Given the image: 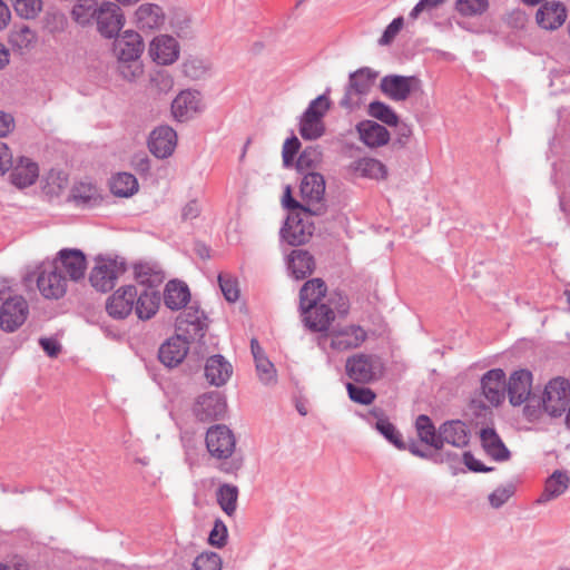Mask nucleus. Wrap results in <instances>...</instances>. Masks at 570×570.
<instances>
[{"mask_svg":"<svg viewBox=\"0 0 570 570\" xmlns=\"http://www.w3.org/2000/svg\"><path fill=\"white\" fill-rule=\"evenodd\" d=\"M141 36L135 30H125L115 37L112 56L117 60V72L128 82H135L142 77L145 69L140 57L144 52Z\"/></svg>","mask_w":570,"mask_h":570,"instance_id":"nucleus-1","label":"nucleus"},{"mask_svg":"<svg viewBox=\"0 0 570 570\" xmlns=\"http://www.w3.org/2000/svg\"><path fill=\"white\" fill-rule=\"evenodd\" d=\"M367 340L364 327L354 323L333 325L326 333L317 336L316 343L323 351L345 353L361 347Z\"/></svg>","mask_w":570,"mask_h":570,"instance_id":"nucleus-2","label":"nucleus"},{"mask_svg":"<svg viewBox=\"0 0 570 570\" xmlns=\"http://www.w3.org/2000/svg\"><path fill=\"white\" fill-rule=\"evenodd\" d=\"M385 372V363L376 354L358 352L348 356L345 362V373L355 383L368 384L380 381Z\"/></svg>","mask_w":570,"mask_h":570,"instance_id":"nucleus-3","label":"nucleus"},{"mask_svg":"<svg viewBox=\"0 0 570 570\" xmlns=\"http://www.w3.org/2000/svg\"><path fill=\"white\" fill-rule=\"evenodd\" d=\"M127 265L124 259L98 257L89 273V283L98 292L111 291L118 279L126 273Z\"/></svg>","mask_w":570,"mask_h":570,"instance_id":"nucleus-4","label":"nucleus"},{"mask_svg":"<svg viewBox=\"0 0 570 570\" xmlns=\"http://www.w3.org/2000/svg\"><path fill=\"white\" fill-rule=\"evenodd\" d=\"M330 106V100L323 95L309 104L301 119L299 134L304 139H317L324 134L323 117L328 111Z\"/></svg>","mask_w":570,"mask_h":570,"instance_id":"nucleus-5","label":"nucleus"},{"mask_svg":"<svg viewBox=\"0 0 570 570\" xmlns=\"http://www.w3.org/2000/svg\"><path fill=\"white\" fill-rule=\"evenodd\" d=\"M51 264H53L61 274L63 272V276H66L68 281L77 283L85 278L87 258L80 249L62 248L57 253Z\"/></svg>","mask_w":570,"mask_h":570,"instance_id":"nucleus-6","label":"nucleus"},{"mask_svg":"<svg viewBox=\"0 0 570 570\" xmlns=\"http://www.w3.org/2000/svg\"><path fill=\"white\" fill-rule=\"evenodd\" d=\"M37 287L46 299H60L68 289V279L50 263L42 265L37 278Z\"/></svg>","mask_w":570,"mask_h":570,"instance_id":"nucleus-7","label":"nucleus"},{"mask_svg":"<svg viewBox=\"0 0 570 570\" xmlns=\"http://www.w3.org/2000/svg\"><path fill=\"white\" fill-rule=\"evenodd\" d=\"M569 396L570 383L562 377L552 379L542 395L544 411L552 416L561 415L569 403Z\"/></svg>","mask_w":570,"mask_h":570,"instance_id":"nucleus-8","label":"nucleus"},{"mask_svg":"<svg viewBox=\"0 0 570 570\" xmlns=\"http://www.w3.org/2000/svg\"><path fill=\"white\" fill-rule=\"evenodd\" d=\"M381 91L393 101H405L421 88V80L415 76L389 75L382 78Z\"/></svg>","mask_w":570,"mask_h":570,"instance_id":"nucleus-9","label":"nucleus"},{"mask_svg":"<svg viewBox=\"0 0 570 570\" xmlns=\"http://www.w3.org/2000/svg\"><path fill=\"white\" fill-rule=\"evenodd\" d=\"M227 403L219 392H209L199 395L194 405L193 413L200 422H209L224 417Z\"/></svg>","mask_w":570,"mask_h":570,"instance_id":"nucleus-10","label":"nucleus"},{"mask_svg":"<svg viewBox=\"0 0 570 570\" xmlns=\"http://www.w3.org/2000/svg\"><path fill=\"white\" fill-rule=\"evenodd\" d=\"M29 307L22 296L7 298L0 308V327L6 332H14L27 320Z\"/></svg>","mask_w":570,"mask_h":570,"instance_id":"nucleus-11","label":"nucleus"},{"mask_svg":"<svg viewBox=\"0 0 570 570\" xmlns=\"http://www.w3.org/2000/svg\"><path fill=\"white\" fill-rule=\"evenodd\" d=\"M137 288L134 285L120 286L106 301V312L115 320H125L134 311Z\"/></svg>","mask_w":570,"mask_h":570,"instance_id":"nucleus-12","label":"nucleus"},{"mask_svg":"<svg viewBox=\"0 0 570 570\" xmlns=\"http://www.w3.org/2000/svg\"><path fill=\"white\" fill-rule=\"evenodd\" d=\"M180 46L170 35H158L151 39L148 46V55L157 65H173L178 60Z\"/></svg>","mask_w":570,"mask_h":570,"instance_id":"nucleus-13","label":"nucleus"},{"mask_svg":"<svg viewBox=\"0 0 570 570\" xmlns=\"http://www.w3.org/2000/svg\"><path fill=\"white\" fill-rule=\"evenodd\" d=\"M96 21L101 36L114 38L120 35L119 31L125 26V16L118 4L107 1L98 8Z\"/></svg>","mask_w":570,"mask_h":570,"instance_id":"nucleus-14","label":"nucleus"},{"mask_svg":"<svg viewBox=\"0 0 570 570\" xmlns=\"http://www.w3.org/2000/svg\"><path fill=\"white\" fill-rule=\"evenodd\" d=\"M206 445L213 458L225 460L234 452L235 438L227 426L215 425L207 431Z\"/></svg>","mask_w":570,"mask_h":570,"instance_id":"nucleus-15","label":"nucleus"},{"mask_svg":"<svg viewBox=\"0 0 570 570\" xmlns=\"http://www.w3.org/2000/svg\"><path fill=\"white\" fill-rule=\"evenodd\" d=\"M166 13L157 3H141L134 12L132 23L142 32L155 31L164 27Z\"/></svg>","mask_w":570,"mask_h":570,"instance_id":"nucleus-16","label":"nucleus"},{"mask_svg":"<svg viewBox=\"0 0 570 570\" xmlns=\"http://www.w3.org/2000/svg\"><path fill=\"white\" fill-rule=\"evenodd\" d=\"M566 6L558 0L546 1L535 12L537 24L547 31L558 30L567 20Z\"/></svg>","mask_w":570,"mask_h":570,"instance_id":"nucleus-17","label":"nucleus"},{"mask_svg":"<svg viewBox=\"0 0 570 570\" xmlns=\"http://www.w3.org/2000/svg\"><path fill=\"white\" fill-rule=\"evenodd\" d=\"M482 394L494 406L502 403L505 396V373L501 368L488 371L481 380Z\"/></svg>","mask_w":570,"mask_h":570,"instance_id":"nucleus-18","label":"nucleus"},{"mask_svg":"<svg viewBox=\"0 0 570 570\" xmlns=\"http://www.w3.org/2000/svg\"><path fill=\"white\" fill-rule=\"evenodd\" d=\"M177 145V134L169 126H159L150 132L148 147L157 158L169 157Z\"/></svg>","mask_w":570,"mask_h":570,"instance_id":"nucleus-19","label":"nucleus"},{"mask_svg":"<svg viewBox=\"0 0 570 570\" xmlns=\"http://www.w3.org/2000/svg\"><path fill=\"white\" fill-rule=\"evenodd\" d=\"M532 390V373L528 370L514 371L507 383V393L512 405L524 403Z\"/></svg>","mask_w":570,"mask_h":570,"instance_id":"nucleus-20","label":"nucleus"},{"mask_svg":"<svg viewBox=\"0 0 570 570\" xmlns=\"http://www.w3.org/2000/svg\"><path fill=\"white\" fill-rule=\"evenodd\" d=\"M301 311L305 326L313 332H318L320 335L332 327L331 324L335 318L334 311L326 304L301 308Z\"/></svg>","mask_w":570,"mask_h":570,"instance_id":"nucleus-21","label":"nucleus"},{"mask_svg":"<svg viewBox=\"0 0 570 570\" xmlns=\"http://www.w3.org/2000/svg\"><path fill=\"white\" fill-rule=\"evenodd\" d=\"M301 197L306 207L320 206L325 194V180L321 174L309 173L299 186Z\"/></svg>","mask_w":570,"mask_h":570,"instance_id":"nucleus-22","label":"nucleus"},{"mask_svg":"<svg viewBox=\"0 0 570 570\" xmlns=\"http://www.w3.org/2000/svg\"><path fill=\"white\" fill-rule=\"evenodd\" d=\"M312 224L304 222L297 215L288 216L282 228V238L292 246L306 243L313 234Z\"/></svg>","mask_w":570,"mask_h":570,"instance_id":"nucleus-23","label":"nucleus"},{"mask_svg":"<svg viewBox=\"0 0 570 570\" xmlns=\"http://www.w3.org/2000/svg\"><path fill=\"white\" fill-rule=\"evenodd\" d=\"M202 108V100L197 91L184 90L171 104V112L179 121L187 120L196 115Z\"/></svg>","mask_w":570,"mask_h":570,"instance_id":"nucleus-24","label":"nucleus"},{"mask_svg":"<svg viewBox=\"0 0 570 570\" xmlns=\"http://www.w3.org/2000/svg\"><path fill=\"white\" fill-rule=\"evenodd\" d=\"M188 341L183 335L170 337L159 348V360L168 367L177 366L186 357Z\"/></svg>","mask_w":570,"mask_h":570,"instance_id":"nucleus-25","label":"nucleus"},{"mask_svg":"<svg viewBox=\"0 0 570 570\" xmlns=\"http://www.w3.org/2000/svg\"><path fill=\"white\" fill-rule=\"evenodd\" d=\"M570 485V478L567 471L556 470L544 482V489L535 504H546L561 497Z\"/></svg>","mask_w":570,"mask_h":570,"instance_id":"nucleus-26","label":"nucleus"},{"mask_svg":"<svg viewBox=\"0 0 570 570\" xmlns=\"http://www.w3.org/2000/svg\"><path fill=\"white\" fill-rule=\"evenodd\" d=\"M356 130L361 141L367 147L376 148L390 141L389 130L373 120L361 121L357 124Z\"/></svg>","mask_w":570,"mask_h":570,"instance_id":"nucleus-27","label":"nucleus"},{"mask_svg":"<svg viewBox=\"0 0 570 570\" xmlns=\"http://www.w3.org/2000/svg\"><path fill=\"white\" fill-rule=\"evenodd\" d=\"M233 374V367L222 355L210 356L205 365V376L215 386H223Z\"/></svg>","mask_w":570,"mask_h":570,"instance_id":"nucleus-28","label":"nucleus"},{"mask_svg":"<svg viewBox=\"0 0 570 570\" xmlns=\"http://www.w3.org/2000/svg\"><path fill=\"white\" fill-rule=\"evenodd\" d=\"M38 41V37L35 30L27 24H16L11 29L8 42L13 51L26 53L31 51Z\"/></svg>","mask_w":570,"mask_h":570,"instance_id":"nucleus-29","label":"nucleus"},{"mask_svg":"<svg viewBox=\"0 0 570 570\" xmlns=\"http://www.w3.org/2000/svg\"><path fill=\"white\" fill-rule=\"evenodd\" d=\"M441 448L449 443L456 448H464L469 443V432L462 421H449L440 426Z\"/></svg>","mask_w":570,"mask_h":570,"instance_id":"nucleus-30","label":"nucleus"},{"mask_svg":"<svg viewBox=\"0 0 570 570\" xmlns=\"http://www.w3.org/2000/svg\"><path fill=\"white\" fill-rule=\"evenodd\" d=\"M480 439L482 446L490 459L494 461H507L510 459V451L493 429H482L480 432Z\"/></svg>","mask_w":570,"mask_h":570,"instance_id":"nucleus-31","label":"nucleus"},{"mask_svg":"<svg viewBox=\"0 0 570 570\" xmlns=\"http://www.w3.org/2000/svg\"><path fill=\"white\" fill-rule=\"evenodd\" d=\"M287 266L296 279H303L313 273L315 262L307 250L294 249L287 257Z\"/></svg>","mask_w":570,"mask_h":570,"instance_id":"nucleus-32","label":"nucleus"},{"mask_svg":"<svg viewBox=\"0 0 570 570\" xmlns=\"http://www.w3.org/2000/svg\"><path fill=\"white\" fill-rule=\"evenodd\" d=\"M39 175L38 165L28 158H20L11 173V181L19 188L32 185Z\"/></svg>","mask_w":570,"mask_h":570,"instance_id":"nucleus-33","label":"nucleus"},{"mask_svg":"<svg viewBox=\"0 0 570 570\" xmlns=\"http://www.w3.org/2000/svg\"><path fill=\"white\" fill-rule=\"evenodd\" d=\"M190 293L186 284L171 281L166 285L164 293L165 305L173 309H180L189 302Z\"/></svg>","mask_w":570,"mask_h":570,"instance_id":"nucleus-34","label":"nucleus"},{"mask_svg":"<svg viewBox=\"0 0 570 570\" xmlns=\"http://www.w3.org/2000/svg\"><path fill=\"white\" fill-rule=\"evenodd\" d=\"M521 483V479L519 476H513L504 483L499 484L491 493L488 495V502L492 509H500L504 504H507L511 498H513L517 493L518 487Z\"/></svg>","mask_w":570,"mask_h":570,"instance_id":"nucleus-35","label":"nucleus"},{"mask_svg":"<svg viewBox=\"0 0 570 570\" xmlns=\"http://www.w3.org/2000/svg\"><path fill=\"white\" fill-rule=\"evenodd\" d=\"M327 287L323 279L313 278L307 281L299 292L301 308L314 307L325 296Z\"/></svg>","mask_w":570,"mask_h":570,"instance_id":"nucleus-36","label":"nucleus"},{"mask_svg":"<svg viewBox=\"0 0 570 570\" xmlns=\"http://www.w3.org/2000/svg\"><path fill=\"white\" fill-rule=\"evenodd\" d=\"M159 303L160 297L155 292L145 291L140 295L137 294L134 305L136 315L140 320L151 318L157 313Z\"/></svg>","mask_w":570,"mask_h":570,"instance_id":"nucleus-37","label":"nucleus"},{"mask_svg":"<svg viewBox=\"0 0 570 570\" xmlns=\"http://www.w3.org/2000/svg\"><path fill=\"white\" fill-rule=\"evenodd\" d=\"M109 187L117 197H130L138 190L137 178L128 173H118L111 177Z\"/></svg>","mask_w":570,"mask_h":570,"instance_id":"nucleus-38","label":"nucleus"},{"mask_svg":"<svg viewBox=\"0 0 570 570\" xmlns=\"http://www.w3.org/2000/svg\"><path fill=\"white\" fill-rule=\"evenodd\" d=\"M377 78V72L373 71L370 68H362L350 77V91L351 94L356 95H365L373 87L375 79Z\"/></svg>","mask_w":570,"mask_h":570,"instance_id":"nucleus-39","label":"nucleus"},{"mask_svg":"<svg viewBox=\"0 0 570 570\" xmlns=\"http://www.w3.org/2000/svg\"><path fill=\"white\" fill-rule=\"evenodd\" d=\"M252 353L255 358L256 370L259 380L264 383H271L275 380L276 373L274 365L264 356L263 350L257 340L253 338L250 342Z\"/></svg>","mask_w":570,"mask_h":570,"instance_id":"nucleus-40","label":"nucleus"},{"mask_svg":"<svg viewBox=\"0 0 570 570\" xmlns=\"http://www.w3.org/2000/svg\"><path fill=\"white\" fill-rule=\"evenodd\" d=\"M417 435L422 442L430 445L434 450L441 449L440 432H435V428L428 415H419L415 421Z\"/></svg>","mask_w":570,"mask_h":570,"instance_id":"nucleus-41","label":"nucleus"},{"mask_svg":"<svg viewBox=\"0 0 570 570\" xmlns=\"http://www.w3.org/2000/svg\"><path fill=\"white\" fill-rule=\"evenodd\" d=\"M217 503L222 510L232 517L237 508L238 489L236 485L224 483L219 485L216 492Z\"/></svg>","mask_w":570,"mask_h":570,"instance_id":"nucleus-42","label":"nucleus"},{"mask_svg":"<svg viewBox=\"0 0 570 570\" xmlns=\"http://www.w3.org/2000/svg\"><path fill=\"white\" fill-rule=\"evenodd\" d=\"M490 7L489 0H455L454 10L463 18L483 16Z\"/></svg>","mask_w":570,"mask_h":570,"instance_id":"nucleus-43","label":"nucleus"},{"mask_svg":"<svg viewBox=\"0 0 570 570\" xmlns=\"http://www.w3.org/2000/svg\"><path fill=\"white\" fill-rule=\"evenodd\" d=\"M367 114L383 124L395 127L399 125V116L392 107L382 102L373 101L368 105Z\"/></svg>","mask_w":570,"mask_h":570,"instance_id":"nucleus-44","label":"nucleus"},{"mask_svg":"<svg viewBox=\"0 0 570 570\" xmlns=\"http://www.w3.org/2000/svg\"><path fill=\"white\" fill-rule=\"evenodd\" d=\"M71 198L77 205H89L99 198L98 190L90 183H78L71 189Z\"/></svg>","mask_w":570,"mask_h":570,"instance_id":"nucleus-45","label":"nucleus"},{"mask_svg":"<svg viewBox=\"0 0 570 570\" xmlns=\"http://www.w3.org/2000/svg\"><path fill=\"white\" fill-rule=\"evenodd\" d=\"M96 0H78L72 9V17L79 24H88L98 12Z\"/></svg>","mask_w":570,"mask_h":570,"instance_id":"nucleus-46","label":"nucleus"},{"mask_svg":"<svg viewBox=\"0 0 570 570\" xmlns=\"http://www.w3.org/2000/svg\"><path fill=\"white\" fill-rule=\"evenodd\" d=\"M68 183L65 173L51 170L46 177L43 190L50 197H58L67 189Z\"/></svg>","mask_w":570,"mask_h":570,"instance_id":"nucleus-47","label":"nucleus"},{"mask_svg":"<svg viewBox=\"0 0 570 570\" xmlns=\"http://www.w3.org/2000/svg\"><path fill=\"white\" fill-rule=\"evenodd\" d=\"M357 170L364 177L382 179L386 177L385 166L377 159L363 158L357 163Z\"/></svg>","mask_w":570,"mask_h":570,"instance_id":"nucleus-48","label":"nucleus"},{"mask_svg":"<svg viewBox=\"0 0 570 570\" xmlns=\"http://www.w3.org/2000/svg\"><path fill=\"white\" fill-rule=\"evenodd\" d=\"M346 390L348 393V397L353 402L362 404V405L372 404L376 397L375 392L373 390H371L370 387L358 386L352 382H348L346 384Z\"/></svg>","mask_w":570,"mask_h":570,"instance_id":"nucleus-49","label":"nucleus"},{"mask_svg":"<svg viewBox=\"0 0 570 570\" xmlns=\"http://www.w3.org/2000/svg\"><path fill=\"white\" fill-rule=\"evenodd\" d=\"M222 558L216 552H204L196 557L191 570H222Z\"/></svg>","mask_w":570,"mask_h":570,"instance_id":"nucleus-50","label":"nucleus"},{"mask_svg":"<svg viewBox=\"0 0 570 570\" xmlns=\"http://www.w3.org/2000/svg\"><path fill=\"white\" fill-rule=\"evenodd\" d=\"M375 426L392 444L399 449H404L401 433L387 419H379Z\"/></svg>","mask_w":570,"mask_h":570,"instance_id":"nucleus-51","label":"nucleus"},{"mask_svg":"<svg viewBox=\"0 0 570 570\" xmlns=\"http://www.w3.org/2000/svg\"><path fill=\"white\" fill-rule=\"evenodd\" d=\"M13 8L18 16L32 19L38 16L42 9L41 0H13Z\"/></svg>","mask_w":570,"mask_h":570,"instance_id":"nucleus-52","label":"nucleus"},{"mask_svg":"<svg viewBox=\"0 0 570 570\" xmlns=\"http://www.w3.org/2000/svg\"><path fill=\"white\" fill-rule=\"evenodd\" d=\"M218 282L224 297L233 303L239 298L238 282L229 274H219Z\"/></svg>","mask_w":570,"mask_h":570,"instance_id":"nucleus-53","label":"nucleus"},{"mask_svg":"<svg viewBox=\"0 0 570 570\" xmlns=\"http://www.w3.org/2000/svg\"><path fill=\"white\" fill-rule=\"evenodd\" d=\"M227 537L228 531L226 524L220 519H216L214 527L209 532V544L216 548H223L227 543Z\"/></svg>","mask_w":570,"mask_h":570,"instance_id":"nucleus-54","label":"nucleus"},{"mask_svg":"<svg viewBox=\"0 0 570 570\" xmlns=\"http://www.w3.org/2000/svg\"><path fill=\"white\" fill-rule=\"evenodd\" d=\"M177 327L180 332L191 337H202L204 335L203 325L198 317L189 321L187 316H179L177 320Z\"/></svg>","mask_w":570,"mask_h":570,"instance_id":"nucleus-55","label":"nucleus"},{"mask_svg":"<svg viewBox=\"0 0 570 570\" xmlns=\"http://www.w3.org/2000/svg\"><path fill=\"white\" fill-rule=\"evenodd\" d=\"M503 21L509 28L521 30L525 28L529 17L524 10L515 8L504 16Z\"/></svg>","mask_w":570,"mask_h":570,"instance_id":"nucleus-56","label":"nucleus"},{"mask_svg":"<svg viewBox=\"0 0 570 570\" xmlns=\"http://www.w3.org/2000/svg\"><path fill=\"white\" fill-rule=\"evenodd\" d=\"M134 271L135 278L141 284L160 279L159 273L155 272L148 264H136Z\"/></svg>","mask_w":570,"mask_h":570,"instance_id":"nucleus-57","label":"nucleus"},{"mask_svg":"<svg viewBox=\"0 0 570 570\" xmlns=\"http://www.w3.org/2000/svg\"><path fill=\"white\" fill-rule=\"evenodd\" d=\"M321 154L316 149L304 150L297 159V168L299 170L314 167L320 161Z\"/></svg>","mask_w":570,"mask_h":570,"instance_id":"nucleus-58","label":"nucleus"},{"mask_svg":"<svg viewBox=\"0 0 570 570\" xmlns=\"http://www.w3.org/2000/svg\"><path fill=\"white\" fill-rule=\"evenodd\" d=\"M301 144L296 137L286 139L283 145V161L286 166H289L293 161L294 156L298 151Z\"/></svg>","mask_w":570,"mask_h":570,"instance_id":"nucleus-59","label":"nucleus"},{"mask_svg":"<svg viewBox=\"0 0 570 570\" xmlns=\"http://www.w3.org/2000/svg\"><path fill=\"white\" fill-rule=\"evenodd\" d=\"M444 2L445 0H420L410 12V17L416 19L423 11H431Z\"/></svg>","mask_w":570,"mask_h":570,"instance_id":"nucleus-60","label":"nucleus"},{"mask_svg":"<svg viewBox=\"0 0 570 570\" xmlns=\"http://www.w3.org/2000/svg\"><path fill=\"white\" fill-rule=\"evenodd\" d=\"M283 205L286 208H289V209H302L304 212H307V213H311V214H314V215L318 214V208L317 209L308 208V207L305 206V204H301L297 200H295L292 197V193H291L289 186H287L286 189H285V195H284V198H283Z\"/></svg>","mask_w":570,"mask_h":570,"instance_id":"nucleus-61","label":"nucleus"},{"mask_svg":"<svg viewBox=\"0 0 570 570\" xmlns=\"http://www.w3.org/2000/svg\"><path fill=\"white\" fill-rule=\"evenodd\" d=\"M402 27H403V19L402 18L394 19L385 29L380 42L383 45L390 43L394 39V37L399 33V31L402 29Z\"/></svg>","mask_w":570,"mask_h":570,"instance_id":"nucleus-62","label":"nucleus"},{"mask_svg":"<svg viewBox=\"0 0 570 570\" xmlns=\"http://www.w3.org/2000/svg\"><path fill=\"white\" fill-rule=\"evenodd\" d=\"M13 156L9 147L0 141V176L4 175L12 167Z\"/></svg>","mask_w":570,"mask_h":570,"instance_id":"nucleus-63","label":"nucleus"},{"mask_svg":"<svg viewBox=\"0 0 570 570\" xmlns=\"http://www.w3.org/2000/svg\"><path fill=\"white\" fill-rule=\"evenodd\" d=\"M39 343H40L41 347L43 348V351L50 357H56L61 351L60 344L55 338L43 337V338H40Z\"/></svg>","mask_w":570,"mask_h":570,"instance_id":"nucleus-64","label":"nucleus"}]
</instances>
